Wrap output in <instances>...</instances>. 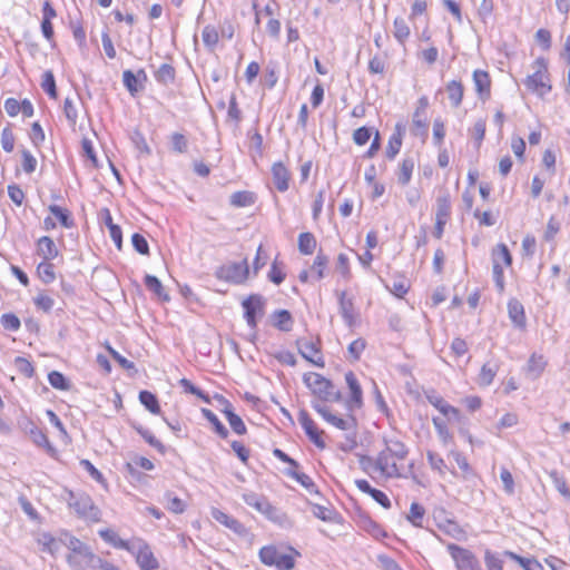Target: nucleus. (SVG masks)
<instances>
[{"label": "nucleus", "mask_w": 570, "mask_h": 570, "mask_svg": "<svg viewBox=\"0 0 570 570\" xmlns=\"http://www.w3.org/2000/svg\"><path fill=\"white\" fill-rule=\"evenodd\" d=\"M492 273L495 287L500 293H503L504 284V267L512 264V256L508 246L503 243L498 244L491 252Z\"/></svg>", "instance_id": "1"}, {"label": "nucleus", "mask_w": 570, "mask_h": 570, "mask_svg": "<svg viewBox=\"0 0 570 570\" xmlns=\"http://www.w3.org/2000/svg\"><path fill=\"white\" fill-rule=\"evenodd\" d=\"M312 407L331 425L338 430L351 432L353 436L356 434L357 421L351 413L338 416L331 411V409L322 402H313Z\"/></svg>", "instance_id": "2"}, {"label": "nucleus", "mask_w": 570, "mask_h": 570, "mask_svg": "<svg viewBox=\"0 0 570 570\" xmlns=\"http://www.w3.org/2000/svg\"><path fill=\"white\" fill-rule=\"evenodd\" d=\"M534 72L529 75L524 81L527 88L539 96H544L551 90L548 77V66L544 58L535 59L533 63Z\"/></svg>", "instance_id": "3"}, {"label": "nucleus", "mask_w": 570, "mask_h": 570, "mask_svg": "<svg viewBox=\"0 0 570 570\" xmlns=\"http://www.w3.org/2000/svg\"><path fill=\"white\" fill-rule=\"evenodd\" d=\"M68 505L75 510L78 517L89 520V521H99L100 511L94 504L91 498L88 494L80 493L76 494L73 492L68 493L67 499Z\"/></svg>", "instance_id": "4"}, {"label": "nucleus", "mask_w": 570, "mask_h": 570, "mask_svg": "<svg viewBox=\"0 0 570 570\" xmlns=\"http://www.w3.org/2000/svg\"><path fill=\"white\" fill-rule=\"evenodd\" d=\"M304 383L312 390L320 400L317 402H326L335 400L337 393L334 391V386L331 381L317 373L304 374Z\"/></svg>", "instance_id": "5"}, {"label": "nucleus", "mask_w": 570, "mask_h": 570, "mask_svg": "<svg viewBox=\"0 0 570 570\" xmlns=\"http://www.w3.org/2000/svg\"><path fill=\"white\" fill-rule=\"evenodd\" d=\"M258 556L262 563L275 567L278 570H292L295 566L294 558L291 554L282 553L274 546L263 547Z\"/></svg>", "instance_id": "6"}, {"label": "nucleus", "mask_w": 570, "mask_h": 570, "mask_svg": "<svg viewBox=\"0 0 570 570\" xmlns=\"http://www.w3.org/2000/svg\"><path fill=\"white\" fill-rule=\"evenodd\" d=\"M128 551L135 556L136 561L142 570H156L159 563L155 558L150 547L141 539L131 540Z\"/></svg>", "instance_id": "7"}, {"label": "nucleus", "mask_w": 570, "mask_h": 570, "mask_svg": "<svg viewBox=\"0 0 570 570\" xmlns=\"http://www.w3.org/2000/svg\"><path fill=\"white\" fill-rule=\"evenodd\" d=\"M446 549L458 570H482L476 557L468 549L449 543Z\"/></svg>", "instance_id": "8"}, {"label": "nucleus", "mask_w": 570, "mask_h": 570, "mask_svg": "<svg viewBox=\"0 0 570 570\" xmlns=\"http://www.w3.org/2000/svg\"><path fill=\"white\" fill-rule=\"evenodd\" d=\"M244 308V318L250 330H256L257 317L264 315L265 299L262 295L252 294L242 302Z\"/></svg>", "instance_id": "9"}, {"label": "nucleus", "mask_w": 570, "mask_h": 570, "mask_svg": "<svg viewBox=\"0 0 570 570\" xmlns=\"http://www.w3.org/2000/svg\"><path fill=\"white\" fill-rule=\"evenodd\" d=\"M249 274L247 262L230 263L220 266L216 271V277L229 283L242 284L244 283Z\"/></svg>", "instance_id": "10"}, {"label": "nucleus", "mask_w": 570, "mask_h": 570, "mask_svg": "<svg viewBox=\"0 0 570 570\" xmlns=\"http://www.w3.org/2000/svg\"><path fill=\"white\" fill-rule=\"evenodd\" d=\"M296 345L299 354L307 362L314 364L317 367H324L325 362L321 353L320 340L313 341L307 338H298Z\"/></svg>", "instance_id": "11"}, {"label": "nucleus", "mask_w": 570, "mask_h": 570, "mask_svg": "<svg viewBox=\"0 0 570 570\" xmlns=\"http://www.w3.org/2000/svg\"><path fill=\"white\" fill-rule=\"evenodd\" d=\"M379 476L384 479H394L401 476L400 461L389 455L384 451L377 454Z\"/></svg>", "instance_id": "12"}, {"label": "nucleus", "mask_w": 570, "mask_h": 570, "mask_svg": "<svg viewBox=\"0 0 570 570\" xmlns=\"http://www.w3.org/2000/svg\"><path fill=\"white\" fill-rule=\"evenodd\" d=\"M297 420H298L302 429L304 430V432L311 440V442H313L317 448L324 449L325 442L322 438L323 432L321 430H318L316 423L313 421V419L309 416V414L306 411L302 410L298 414Z\"/></svg>", "instance_id": "13"}, {"label": "nucleus", "mask_w": 570, "mask_h": 570, "mask_svg": "<svg viewBox=\"0 0 570 570\" xmlns=\"http://www.w3.org/2000/svg\"><path fill=\"white\" fill-rule=\"evenodd\" d=\"M95 557L96 554L87 546L81 550H78L73 553H69L67 557V562L69 563L72 570H87L90 568L92 559H95Z\"/></svg>", "instance_id": "14"}, {"label": "nucleus", "mask_w": 570, "mask_h": 570, "mask_svg": "<svg viewBox=\"0 0 570 570\" xmlns=\"http://www.w3.org/2000/svg\"><path fill=\"white\" fill-rule=\"evenodd\" d=\"M345 382L350 389L351 400L348 402V410L353 411L355 409H360L362 406V387L355 376V374L350 371L345 374Z\"/></svg>", "instance_id": "15"}, {"label": "nucleus", "mask_w": 570, "mask_h": 570, "mask_svg": "<svg viewBox=\"0 0 570 570\" xmlns=\"http://www.w3.org/2000/svg\"><path fill=\"white\" fill-rule=\"evenodd\" d=\"M210 515L216 522L225 525L226 528L230 529L233 532L237 534H243L246 532L245 527L237 519L233 518L232 515L223 512L217 508L212 509Z\"/></svg>", "instance_id": "16"}, {"label": "nucleus", "mask_w": 570, "mask_h": 570, "mask_svg": "<svg viewBox=\"0 0 570 570\" xmlns=\"http://www.w3.org/2000/svg\"><path fill=\"white\" fill-rule=\"evenodd\" d=\"M146 79L147 75L142 69L138 70L137 73H134L131 70H125L122 72L124 86L131 96H135L139 90L142 89L141 81H145Z\"/></svg>", "instance_id": "17"}, {"label": "nucleus", "mask_w": 570, "mask_h": 570, "mask_svg": "<svg viewBox=\"0 0 570 570\" xmlns=\"http://www.w3.org/2000/svg\"><path fill=\"white\" fill-rule=\"evenodd\" d=\"M338 305L340 313L348 327H353L356 322V316L354 313V303L353 299L346 296V292H341L338 294Z\"/></svg>", "instance_id": "18"}, {"label": "nucleus", "mask_w": 570, "mask_h": 570, "mask_svg": "<svg viewBox=\"0 0 570 570\" xmlns=\"http://www.w3.org/2000/svg\"><path fill=\"white\" fill-rule=\"evenodd\" d=\"M273 183L276 189L284 193L289 187V171L283 163H275L272 167Z\"/></svg>", "instance_id": "19"}, {"label": "nucleus", "mask_w": 570, "mask_h": 570, "mask_svg": "<svg viewBox=\"0 0 570 570\" xmlns=\"http://www.w3.org/2000/svg\"><path fill=\"white\" fill-rule=\"evenodd\" d=\"M355 485L363 493L371 495L384 509L391 508V501L387 495L383 491L372 488L366 480H355Z\"/></svg>", "instance_id": "20"}, {"label": "nucleus", "mask_w": 570, "mask_h": 570, "mask_svg": "<svg viewBox=\"0 0 570 570\" xmlns=\"http://www.w3.org/2000/svg\"><path fill=\"white\" fill-rule=\"evenodd\" d=\"M243 501L250 508L255 509L259 513L264 514L267 512L272 503L268 499L262 494L253 491H246L242 494Z\"/></svg>", "instance_id": "21"}, {"label": "nucleus", "mask_w": 570, "mask_h": 570, "mask_svg": "<svg viewBox=\"0 0 570 570\" xmlns=\"http://www.w3.org/2000/svg\"><path fill=\"white\" fill-rule=\"evenodd\" d=\"M473 82L475 91L481 99H488L490 97L491 80L490 76L484 70H475L473 72Z\"/></svg>", "instance_id": "22"}, {"label": "nucleus", "mask_w": 570, "mask_h": 570, "mask_svg": "<svg viewBox=\"0 0 570 570\" xmlns=\"http://www.w3.org/2000/svg\"><path fill=\"white\" fill-rule=\"evenodd\" d=\"M37 253L43 261H52L59 254L55 242L49 236H42L38 239Z\"/></svg>", "instance_id": "23"}, {"label": "nucleus", "mask_w": 570, "mask_h": 570, "mask_svg": "<svg viewBox=\"0 0 570 570\" xmlns=\"http://www.w3.org/2000/svg\"><path fill=\"white\" fill-rule=\"evenodd\" d=\"M385 448L382 450L389 455H392L397 461L402 462L407 456L409 450L403 442L397 439H385Z\"/></svg>", "instance_id": "24"}, {"label": "nucleus", "mask_w": 570, "mask_h": 570, "mask_svg": "<svg viewBox=\"0 0 570 570\" xmlns=\"http://www.w3.org/2000/svg\"><path fill=\"white\" fill-rule=\"evenodd\" d=\"M508 313L511 322L515 327L524 328L525 314L523 305L518 299H510L508 303Z\"/></svg>", "instance_id": "25"}, {"label": "nucleus", "mask_w": 570, "mask_h": 570, "mask_svg": "<svg viewBox=\"0 0 570 570\" xmlns=\"http://www.w3.org/2000/svg\"><path fill=\"white\" fill-rule=\"evenodd\" d=\"M429 107V98L426 96H422L417 100V107L413 114V126L417 129L426 130V109Z\"/></svg>", "instance_id": "26"}, {"label": "nucleus", "mask_w": 570, "mask_h": 570, "mask_svg": "<svg viewBox=\"0 0 570 570\" xmlns=\"http://www.w3.org/2000/svg\"><path fill=\"white\" fill-rule=\"evenodd\" d=\"M273 318V325L282 331V332H289L293 328V316L287 309H277L272 315Z\"/></svg>", "instance_id": "27"}, {"label": "nucleus", "mask_w": 570, "mask_h": 570, "mask_svg": "<svg viewBox=\"0 0 570 570\" xmlns=\"http://www.w3.org/2000/svg\"><path fill=\"white\" fill-rule=\"evenodd\" d=\"M265 517L272 521L273 523L279 525L283 529H291L293 527V521L291 518L278 508L274 507L273 504L269 507L267 512L265 513Z\"/></svg>", "instance_id": "28"}, {"label": "nucleus", "mask_w": 570, "mask_h": 570, "mask_svg": "<svg viewBox=\"0 0 570 570\" xmlns=\"http://www.w3.org/2000/svg\"><path fill=\"white\" fill-rule=\"evenodd\" d=\"M223 412H224L226 420L228 421L232 430L235 433H237L239 435L246 433L245 423L243 422L240 416H238L236 413H234L233 406L229 402L225 401V407H224Z\"/></svg>", "instance_id": "29"}, {"label": "nucleus", "mask_w": 570, "mask_h": 570, "mask_svg": "<svg viewBox=\"0 0 570 570\" xmlns=\"http://www.w3.org/2000/svg\"><path fill=\"white\" fill-rule=\"evenodd\" d=\"M99 535L114 548L127 550L131 546V541H126L119 538V535L110 529H101L99 530Z\"/></svg>", "instance_id": "30"}, {"label": "nucleus", "mask_w": 570, "mask_h": 570, "mask_svg": "<svg viewBox=\"0 0 570 570\" xmlns=\"http://www.w3.org/2000/svg\"><path fill=\"white\" fill-rule=\"evenodd\" d=\"M395 129H396V132L390 137L389 144H387V147L385 150L386 157L389 159H394L395 156L399 154L401 146H402V130L404 128L401 124H397Z\"/></svg>", "instance_id": "31"}, {"label": "nucleus", "mask_w": 570, "mask_h": 570, "mask_svg": "<svg viewBox=\"0 0 570 570\" xmlns=\"http://www.w3.org/2000/svg\"><path fill=\"white\" fill-rule=\"evenodd\" d=\"M448 97L451 105L458 108L463 99V86L460 81L452 80L446 85Z\"/></svg>", "instance_id": "32"}, {"label": "nucleus", "mask_w": 570, "mask_h": 570, "mask_svg": "<svg viewBox=\"0 0 570 570\" xmlns=\"http://www.w3.org/2000/svg\"><path fill=\"white\" fill-rule=\"evenodd\" d=\"M328 264V258L323 253H317L313 265L311 266L312 278L320 281L325 276V269Z\"/></svg>", "instance_id": "33"}, {"label": "nucleus", "mask_w": 570, "mask_h": 570, "mask_svg": "<svg viewBox=\"0 0 570 570\" xmlns=\"http://www.w3.org/2000/svg\"><path fill=\"white\" fill-rule=\"evenodd\" d=\"M393 36L400 45H404L410 37V28L403 18H395L393 22Z\"/></svg>", "instance_id": "34"}, {"label": "nucleus", "mask_w": 570, "mask_h": 570, "mask_svg": "<svg viewBox=\"0 0 570 570\" xmlns=\"http://www.w3.org/2000/svg\"><path fill=\"white\" fill-rule=\"evenodd\" d=\"M499 366L495 363L488 362L483 364L479 374V383L483 386H489L498 372Z\"/></svg>", "instance_id": "35"}, {"label": "nucleus", "mask_w": 570, "mask_h": 570, "mask_svg": "<svg viewBox=\"0 0 570 570\" xmlns=\"http://www.w3.org/2000/svg\"><path fill=\"white\" fill-rule=\"evenodd\" d=\"M451 213V202L449 194H442L436 198V213L435 219L448 220Z\"/></svg>", "instance_id": "36"}, {"label": "nucleus", "mask_w": 570, "mask_h": 570, "mask_svg": "<svg viewBox=\"0 0 570 570\" xmlns=\"http://www.w3.org/2000/svg\"><path fill=\"white\" fill-rule=\"evenodd\" d=\"M316 248V239L312 233H302L298 236V249L304 255H311Z\"/></svg>", "instance_id": "37"}, {"label": "nucleus", "mask_w": 570, "mask_h": 570, "mask_svg": "<svg viewBox=\"0 0 570 570\" xmlns=\"http://www.w3.org/2000/svg\"><path fill=\"white\" fill-rule=\"evenodd\" d=\"M414 169V160L412 158H404L400 165L397 180L401 185L405 186L410 183Z\"/></svg>", "instance_id": "38"}, {"label": "nucleus", "mask_w": 570, "mask_h": 570, "mask_svg": "<svg viewBox=\"0 0 570 570\" xmlns=\"http://www.w3.org/2000/svg\"><path fill=\"white\" fill-rule=\"evenodd\" d=\"M145 286L148 291L156 294L159 298L164 301H168L169 296L164 291L161 282L154 275H146L145 276Z\"/></svg>", "instance_id": "39"}, {"label": "nucleus", "mask_w": 570, "mask_h": 570, "mask_svg": "<svg viewBox=\"0 0 570 570\" xmlns=\"http://www.w3.org/2000/svg\"><path fill=\"white\" fill-rule=\"evenodd\" d=\"M140 403L153 414L160 413V406L155 394L149 391H141L139 393Z\"/></svg>", "instance_id": "40"}, {"label": "nucleus", "mask_w": 570, "mask_h": 570, "mask_svg": "<svg viewBox=\"0 0 570 570\" xmlns=\"http://www.w3.org/2000/svg\"><path fill=\"white\" fill-rule=\"evenodd\" d=\"M202 413L204 417L210 422L214 426L215 432L223 439H226L228 435V430L225 428V425L219 421L217 415L208 410V409H202Z\"/></svg>", "instance_id": "41"}, {"label": "nucleus", "mask_w": 570, "mask_h": 570, "mask_svg": "<svg viewBox=\"0 0 570 570\" xmlns=\"http://www.w3.org/2000/svg\"><path fill=\"white\" fill-rule=\"evenodd\" d=\"M202 39L204 45L209 49L214 50L219 40V35L214 26H205L202 31Z\"/></svg>", "instance_id": "42"}, {"label": "nucleus", "mask_w": 570, "mask_h": 570, "mask_svg": "<svg viewBox=\"0 0 570 570\" xmlns=\"http://www.w3.org/2000/svg\"><path fill=\"white\" fill-rule=\"evenodd\" d=\"M425 514V509L417 502H412L410 507V512L406 517V519L414 525V527H422V521Z\"/></svg>", "instance_id": "43"}, {"label": "nucleus", "mask_w": 570, "mask_h": 570, "mask_svg": "<svg viewBox=\"0 0 570 570\" xmlns=\"http://www.w3.org/2000/svg\"><path fill=\"white\" fill-rule=\"evenodd\" d=\"M441 530L455 540H462L465 537V531L452 520H448L441 527Z\"/></svg>", "instance_id": "44"}, {"label": "nucleus", "mask_w": 570, "mask_h": 570, "mask_svg": "<svg viewBox=\"0 0 570 570\" xmlns=\"http://www.w3.org/2000/svg\"><path fill=\"white\" fill-rule=\"evenodd\" d=\"M49 212L60 222L63 227L70 228L73 226V220L70 218V214L67 209H63L58 205H50Z\"/></svg>", "instance_id": "45"}, {"label": "nucleus", "mask_w": 570, "mask_h": 570, "mask_svg": "<svg viewBox=\"0 0 570 570\" xmlns=\"http://www.w3.org/2000/svg\"><path fill=\"white\" fill-rule=\"evenodd\" d=\"M37 272L40 279L46 284L52 283L56 278L53 265L49 261L41 262L37 267Z\"/></svg>", "instance_id": "46"}, {"label": "nucleus", "mask_w": 570, "mask_h": 570, "mask_svg": "<svg viewBox=\"0 0 570 570\" xmlns=\"http://www.w3.org/2000/svg\"><path fill=\"white\" fill-rule=\"evenodd\" d=\"M41 88L50 98H57V88L55 76L51 70H47L42 75Z\"/></svg>", "instance_id": "47"}, {"label": "nucleus", "mask_w": 570, "mask_h": 570, "mask_svg": "<svg viewBox=\"0 0 570 570\" xmlns=\"http://www.w3.org/2000/svg\"><path fill=\"white\" fill-rule=\"evenodd\" d=\"M550 478L552 480V483L554 488L563 495L566 499L570 501V490L568 488L566 479L558 472V471H551Z\"/></svg>", "instance_id": "48"}, {"label": "nucleus", "mask_w": 570, "mask_h": 570, "mask_svg": "<svg viewBox=\"0 0 570 570\" xmlns=\"http://www.w3.org/2000/svg\"><path fill=\"white\" fill-rule=\"evenodd\" d=\"M366 347V341L362 337L354 340L347 347L348 358L352 362L360 360L362 353Z\"/></svg>", "instance_id": "49"}, {"label": "nucleus", "mask_w": 570, "mask_h": 570, "mask_svg": "<svg viewBox=\"0 0 570 570\" xmlns=\"http://www.w3.org/2000/svg\"><path fill=\"white\" fill-rule=\"evenodd\" d=\"M48 381L52 387L60 391H67L70 387V384L66 376L58 371L50 372L48 374Z\"/></svg>", "instance_id": "50"}, {"label": "nucleus", "mask_w": 570, "mask_h": 570, "mask_svg": "<svg viewBox=\"0 0 570 570\" xmlns=\"http://www.w3.org/2000/svg\"><path fill=\"white\" fill-rule=\"evenodd\" d=\"M484 563L488 570H503V560L501 556L491 550L484 552Z\"/></svg>", "instance_id": "51"}, {"label": "nucleus", "mask_w": 570, "mask_h": 570, "mask_svg": "<svg viewBox=\"0 0 570 570\" xmlns=\"http://www.w3.org/2000/svg\"><path fill=\"white\" fill-rule=\"evenodd\" d=\"M155 76L157 81L168 83L175 79V69L168 63H163L156 71Z\"/></svg>", "instance_id": "52"}, {"label": "nucleus", "mask_w": 570, "mask_h": 570, "mask_svg": "<svg viewBox=\"0 0 570 570\" xmlns=\"http://www.w3.org/2000/svg\"><path fill=\"white\" fill-rule=\"evenodd\" d=\"M166 508L174 513H183L185 511L186 504L178 497L173 495V493L167 492L165 494Z\"/></svg>", "instance_id": "53"}, {"label": "nucleus", "mask_w": 570, "mask_h": 570, "mask_svg": "<svg viewBox=\"0 0 570 570\" xmlns=\"http://www.w3.org/2000/svg\"><path fill=\"white\" fill-rule=\"evenodd\" d=\"M170 145H171V149L178 154H184L188 149L187 138L183 134H179V132H174L170 136Z\"/></svg>", "instance_id": "54"}, {"label": "nucleus", "mask_w": 570, "mask_h": 570, "mask_svg": "<svg viewBox=\"0 0 570 570\" xmlns=\"http://www.w3.org/2000/svg\"><path fill=\"white\" fill-rule=\"evenodd\" d=\"M230 204L236 207H246L253 204V195L248 191H236L230 196Z\"/></svg>", "instance_id": "55"}, {"label": "nucleus", "mask_w": 570, "mask_h": 570, "mask_svg": "<svg viewBox=\"0 0 570 570\" xmlns=\"http://www.w3.org/2000/svg\"><path fill=\"white\" fill-rule=\"evenodd\" d=\"M504 554L520 562L525 570H542V566L534 559L522 558L510 551L504 552Z\"/></svg>", "instance_id": "56"}, {"label": "nucleus", "mask_w": 570, "mask_h": 570, "mask_svg": "<svg viewBox=\"0 0 570 570\" xmlns=\"http://www.w3.org/2000/svg\"><path fill=\"white\" fill-rule=\"evenodd\" d=\"M312 513L315 518L326 522H332L335 518V512L332 509L320 504H314L312 507Z\"/></svg>", "instance_id": "57"}, {"label": "nucleus", "mask_w": 570, "mask_h": 570, "mask_svg": "<svg viewBox=\"0 0 570 570\" xmlns=\"http://www.w3.org/2000/svg\"><path fill=\"white\" fill-rule=\"evenodd\" d=\"M386 288L396 297L401 298L407 293L410 286L405 279L396 278L391 285H386Z\"/></svg>", "instance_id": "58"}, {"label": "nucleus", "mask_w": 570, "mask_h": 570, "mask_svg": "<svg viewBox=\"0 0 570 570\" xmlns=\"http://www.w3.org/2000/svg\"><path fill=\"white\" fill-rule=\"evenodd\" d=\"M485 126V119H479L474 122L473 127L470 130L471 136L475 140L478 147L482 144L484 139Z\"/></svg>", "instance_id": "59"}, {"label": "nucleus", "mask_w": 570, "mask_h": 570, "mask_svg": "<svg viewBox=\"0 0 570 570\" xmlns=\"http://www.w3.org/2000/svg\"><path fill=\"white\" fill-rule=\"evenodd\" d=\"M361 468L363 471H365L368 475L374 476L375 474L379 475V465H377V456H362L360 460Z\"/></svg>", "instance_id": "60"}, {"label": "nucleus", "mask_w": 570, "mask_h": 570, "mask_svg": "<svg viewBox=\"0 0 570 570\" xmlns=\"http://www.w3.org/2000/svg\"><path fill=\"white\" fill-rule=\"evenodd\" d=\"M33 303L37 306V308H39L46 313L50 312L55 305L53 298L45 293H39L33 298Z\"/></svg>", "instance_id": "61"}, {"label": "nucleus", "mask_w": 570, "mask_h": 570, "mask_svg": "<svg viewBox=\"0 0 570 570\" xmlns=\"http://www.w3.org/2000/svg\"><path fill=\"white\" fill-rule=\"evenodd\" d=\"M0 142L4 151L11 153L14 147V136L9 126L1 131Z\"/></svg>", "instance_id": "62"}, {"label": "nucleus", "mask_w": 570, "mask_h": 570, "mask_svg": "<svg viewBox=\"0 0 570 570\" xmlns=\"http://www.w3.org/2000/svg\"><path fill=\"white\" fill-rule=\"evenodd\" d=\"M63 114L71 126L77 124L78 111L72 99L68 97L63 101Z\"/></svg>", "instance_id": "63"}, {"label": "nucleus", "mask_w": 570, "mask_h": 570, "mask_svg": "<svg viewBox=\"0 0 570 570\" xmlns=\"http://www.w3.org/2000/svg\"><path fill=\"white\" fill-rule=\"evenodd\" d=\"M91 570H120L119 567L107 561L99 556L96 554L95 559H92V563L90 566Z\"/></svg>", "instance_id": "64"}]
</instances>
